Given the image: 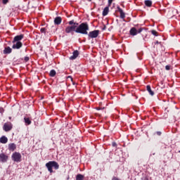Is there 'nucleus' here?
Returning a JSON list of instances; mask_svg holds the SVG:
<instances>
[{"instance_id": "obj_1", "label": "nucleus", "mask_w": 180, "mask_h": 180, "mask_svg": "<svg viewBox=\"0 0 180 180\" xmlns=\"http://www.w3.org/2000/svg\"><path fill=\"white\" fill-rule=\"evenodd\" d=\"M88 30H89V25L86 22H83L76 27L75 33L88 34Z\"/></svg>"}, {"instance_id": "obj_2", "label": "nucleus", "mask_w": 180, "mask_h": 180, "mask_svg": "<svg viewBox=\"0 0 180 180\" xmlns=\"http://www.w3.org/2000/svg\"><path fill=\"white\" fill-rule=\"evenodd\" d=\"M45 167H46L50 174H53V172H54V171H53V168L57 170L60 168V165H58V162L56 161H49L47 163H46Z\"/></svg>"}, {"instance_id": "obj_3", "label": "nucleus", "mask_w": 180, "mask_h": 180, "mask_svg": "<svg viewBox=\"0 0 180 180\" xmlns=\"http://www.w3.org/2000/svg\"><path fill=\"white\" fill-rule=\"evenodd\" d=\"M11 158L14 162H20L22 161V155L18 152H15L12 154Z\"/></svg>"}, {"instance_id": "obj_4", "label": "nucleus", "mask_w": 180, "mask_h": 180, "mask_svg": "<svg viewBox=\"0 0 180 180\" xmlns=\"http://www.w3.org/2000/svg\"><path fill=\"white\" fill-rule=\"evenodd\" d=\"M144 30V28L141 27L138 30L136 29V27L131 28L129 33L131 36H136L138 33H141Z\"/></svg>"}, {"instance_id": "obj_5", "label": "nucleus", "mask_w": 180, "mask_h": 180, "mask_svg": "<svg viewBox=\"0 0 180 180\" xmlns=\"http://www.w3.org/2000/svg\"><path fill=\"white\" fill-rule=\"evenodd\" d=\"M13 127V125L11 122H6L3 126V129L4 130V131H11Z\"/></svg>"}, {"instance_id": "obj_6", "label": "nucleus", "mask_w": 180, "mask_h": 180, "mask_svg": "<svg viewBox=\"0 0 180 180\" xmlns=\"http://www.w3.org/2000/svg\"><path fill=\"white\" fill-rule=\"evenodd\" d=\"M90 39H96L99 36V30H94L89 33L88 34Z\"/></svg>"}, {"instance_id": "obj_7", "label": "nucleus", "mask_w": 180, "mask_h": 180, "mask_svg": "<svg viewBox=\"0 0 180 180\" xmlns=\"http://www.w3.org/2000/svg\"><path fill=\"white\" fill-rule=\"evenodd\" d=\"M75 30H77V25H71V26H68L65 30V33H72V32H75Z\"/></svg>"}, {"instance_id": "obj_8", "label": "nucleus", "mask_w": 180, "mask_h": 180, "mask_svg": "<svg viewBox=\"0 0 180 180\" xmlns=\"http://www.w3.org/2000/svg\"><path fill=\"white\" fill-rule=\"evenodd\" d=\"M13 46H12V49H13L14 50H19L22 46H23V44L22 43V41H15V42H13Z\"/></svg>"}, {"instance_id": "obj_9", "label": "nucleus", "mask_w": 180, "mask_h": 180, "mask_svg": "<svg viewBox=\"0 0 180 180\" xmlns=\"http://www.w3.org/2000/svg\"><path fill=\"white\" fill-rule=\"evenodd\" d=\"M23 37H25V35L23 34H20V35H17L14 37L12 43H16V41H20V40H22L23 39Z\"/></svg>"}, {"instance_id": "obj_10", "label": "nucleus", "mask_w": 180, "mask_h": 180, "mask_svg": "<svg viewBox=\"0 0 180 180\" xmlns=\"http://www.w3.org/2000/svg\"><path fill=\"white\" fill-rule=\"evenodd\" d=\"M8 161V155H5V153L0 154V162H6Z\"/></svg>"}, {"instance_id": "obj_11", "label": "nucleus", "mask_w": 180, "mask_h": 180, "mask_svg": "<svg viewBox=\"0 0 180 180\" xmlns=\"http://www.w3.org/2000/svg\"><path fill=\"white\" fill-rule=\"evenodd\" d=\"M117 9H118V12H120V18L124 19L126 18V14L124 13V12H123V10L119 6L117 7Z\"/></svg>"}, {"instance_id": "obj_12", "label": "nucleus", "mask_w": 180, "mask_h": 180, "mask_svg": "<svg viewBox=\"0 0 180 180\" xmlns=\"http://www.w3.org/2000/svg\"><path fill=\"white\" fill-rule=\"evenodd\" d=\"M78 56H79V51L76 50L72 53V56L70 57V60H75Z\"/></svg>"}, {"instance_id": "obj_13", "label": "nucleus", "mask_w": 180, "mask_h": 180, "mask_svg": "<svg viewBox=\"0 0 180 180\" xmlns=\"http://www.w3.org/2000/svg\"><path fill=\"white\" fill-rule=\"evenodd\" d=\"M61 22H63V19L61 18V17H56L54 19V24L55 25H61Z\"/></svg>"}, {"instance_id": "obj_14", "label": "nucleus", "mask_w": 180, "mask_h": 180, "mask_svg": "<svg viewBox=\"0 0 180 180\" xmlns=\"http://www.w3.org/2000/svg\"><path fill=\"white\" fill-rule=\"evenodd\" d=\"M12 53V49L11 47L7 46L4 50V54H11Z\"/></svg>"}, {"instance_id": "obj_15", "label": "nucleus", "mask_w": 180, "mask_h": 180, "mask_svg": "<svg viewBox=\"0 0 180 180\" xmlns=\"http://www.w3.org/2000/svg\"><path fill=\"white\" fill-rule=\"evenodd\" d=\"M8 150L10 151H13L14 150H16V144H15V143H10L8 145Z\"/></svg>"}, {"instance_id": "obj_16", "label": "nucleus", "mask_w": 180, "mask_h": 180, "mask_svg": "<svg viewBox=\"0 0 180 180\" xmlns=\"http://www.w3.org/2000/svg\"><path fill=\"white\" fill-rule=\"evenodd\" d=\"M0 143L2 144H6V143H8V138H6V136H1L0 138Z\"/></svg>"}, {"instance_id": "obj_17", "label": "nucleus", "mask_w": 180, "mask_h": 180, "mask_svg": "<svg viewBox=\"0 0 180 180\" xmlns=\"http://www.w3.org/2000/svg\"><path fill=\"white\" fill-rule=\"evenodd\" d=\"M146 89L151 96H154V91L151 90V86H150V85L146 86Z\"/></svg>"}, {"instance_id": "obj_18", "label": "nucleus", "mask_w": 180, "mask_h": 180, "mask_svg": "<svg viewBox=\"0 0 180 180\" xmlns=\"http://www.w3.org/2000/svg\"><path fill=\"white\" fill-rule=\"evenodd\" d=\"M24 122L25 123V124H27V126H29L30 124H32V121L30 120V118L29 117H24Z\"/></svg>"}, {"instance_id": "obj_19", "label": "nucleus", "mask_w": 180, "mask_h": 180, "mask_svg": "<svg viewBox=\"0 0 180 180\" xmlns=\"http://www.w3.org/2000/svg\"><path fill=\"white\" fill-rule=\"evenodd\" d=\"M145 5H146V6L150 8V6H152V5H153V1L151 0H146Z\"/></svg>"}, {"instance_id": "obj_20", "label": "nucleus", "mask_w": 180, "mask_h": 180, "mask_svg": "<svg viewBox=\"0 0 180 180\" xmlns=\"http://www.w3.org/2000/svg\"><path fill=\"white\" fill-rule=\"evenodd\" d=\"M109 13V7L106 6L103 11V16H106Z\"/></svg>"}, {"instance_id": "obj_21", "label": "nucleus", "mask_w": 180, "mask_h": 180, "mask_svg": "<svg viewBox=\"0 0 180 180\" xmlns=\"http://www.w3.org/2000/svg\"><path fill=\"white\" fill-rule=\"evenodd\" d=\"M68 24L70 26H76V27H78V25H79L78 22H75V21H74V20L69 21Z\"/></svg>"}, {"instance_id": "obj_22", "label": "nucleus", "mask_w": 180, "mask_h": 180, "mask_svg": "<svg viewBox=\"0 0 180 180\" xmlns=\"http://www.w3.org/2000/svg\"><path fill=\"white\" fill-rule=\"evenodd\" d=\"M56 74H57L56 70H51L50 71L49 75H50V77H56Z\"/></svg>"}, {"instance_id": "obj_23", "label": "nucleus", "mask_w": 180, "mask_h": 180, "mask_svg": "<svg viewBox=\"0 0 180 180\" xmlns=\"http://www.w3.org/2000/svg\"><path fill=\"white\" fill-rule=\"evenodd\" d=\"M76 180H84V175H82V174H77L76 176Z\"/></svg>"}, {"instance_id": "obj_24", "label": "nucleus", "mask_w": 180, "mask_h": 180, "mask_svg": "<svg viewBox=\"0 0 180 180\" xmlns=\"http://www.w3.org/2000/svg\"><path fill=\"white\" fill-rule=\"evenodd\" d=\"M96 110H103L105 109V107H97L96 108Z\"/></svg>"}, {"instance_id": "obj_25", "label": "nucleus", "mask_w": 180, "mask_h": 180, "mask_svg": "<svg viewBox=\"0 0 180 180\" xmlns=\"http://www.w3.org/2000/svg\"><path fill=\"white\" fill-rule=\"evenodd\" d=\"M151 33H152V34H153V36H158V35H157V31H155V30H153L151 31Z\"/></svg>"}, {"instance_id": "obj_26", "label": "nucleus", "mask_w": 180, "mask_h": 180, "mask_svg": "<svg viewBox=\"0 0 180 180\" xmlns=\"http://www.w3.org/2000/svg\"><path fill=\"white\" fill-rule=\"evenodd\" d=\"M165 70H167V71H169V70H171V66L170 65H166L165 66Z\"/></svg>"}, {"instance_id": "obj_27", "label": "nucleus", "mask_w": 180, "mask_h": 180, "mask_svg": "<svg viewBox=\"0 0 180 180\" xmlns=\"http://www.w3.org/2000/svg\"><path fill=\"white\" fill-rule=\"evenodd\" d=\"M40 30L41 33H46V28H41Z\"/></svg>"}, {"instance_id": "obj_28", "label": "nucleus", "mask_w": 180, "mask_h": 180, "mask_svg": "<svg viewBox=\"0 0 180 180\" xmlns=\"http://www.w3.org/2000/svg\"><path fill=\"white\" fill-rule=\"evenodd\" d=\"M114 0H108V5L110 6L112 5V2H113Z\"/></svg>"}, {"instance_id": "obj_29", "label": "nucleus", "mask_w": 180, "mask_h": 180, "mask_svg": "<svg viewBox=\"0 0 180 180\" xmlns=\"http://www.w3.org/2000/svg\"><path fill=\"white\" fill-rule=\"evenodd\" d=\"M9 0H3V4L4 5H6V4H8Z\"/></svg>"}, {"instance_id": "obj_30", "label": "nucleus", "mask_w": 180, "mask_h": 180, "mask_svg": "<svg viewBox=\"0 0 180 180\" xmlns=\"http://www.w3.org/2000/svg\"><path fill=\"white\" fill-rule=\"evenodd\" d=\"M24 60H25V61L27 62L29 60V57L28 56H25Z\"/></svg>"}, {"instance_id": "obj_31", "label": "nucleus", "mask_w": 180, "mask_h": 180, "mask_svg": "<svg viewBox=\"0 0 180 180\" xmlns=\"http://www.w3.org/2000/svg\"><path fill=\"white\" fill-rule=\"evenodd\" d=\"M156 134H158V136H161V131H157Z\"/></svg>"}, {"instance_id": "obj_32", "label": "nucleus", "mask_w": 180, "mask_h": 180, "mask_svg": "<svg viewBox=\"0 0 180 180\" xmlns=\"http://www.w3.org/2000/svg\"><path fill=\"white\" fill-rule=\"evenodd\" d=\"M0 112L2 113V112H4V108H0Z\"/></svg>"}, {"instance_id": "obj_33", "label": "nucleus", "mask_w": 180, "mask_h": 180, "mask_svg": "<svg viewBox=\"0 0 180 180\" xmlns=\"http://www.w3.org/2000/svg\"><path fill=\"white\" fill-rule=\"evenodd\" d=\"M68 78L71 79V80L72 81V77H71V76H68Z\"/></svg>"}, {"instance_id": "obj_34", "label": "nucleus", "mask_w": 180, "mask_h": 180, "mask_svg": "<svg viewBox=\"0 0 180 180\" xmlns=\"http://www.w3.org/2000/svg\"><path fill=\"white\" fill-rule=\"evenodd\" d=\"M155 44H160V42L158 41H156Z\"/></svg>"}, {"instance_id": "obj_35", "label": "nucleus", "mask_w": 180, "mask_h": 180, "mask_svg": "<svg viewBox=\"0 0 180 180\" xmlns=\"http://www.w3.org/2000/svg\"><path fill=\"white\" fill-rule=\"evenodd\" d=\"M106 29V27L104 26V27L103 28V30H105Z\"/></svg>"}, {"instance_id": "obj_36", "label": "nucleus", "mask_w": 180, "mask_h": 180, "mask_svg": "<svg viewBox=\"0 0 180 180\" xmlns=\"http://www.w3.org/2000/svg\"><path fill=\"white\" fill-rule=\"evenodd\" d=\"M11 119H12V117H9V120H11Z\"/></svg>"}, {"instance_id": "obj_37", "label": "nucleus", "mask_w": 180, "mask_h": 180, "mask_svg": "<svg viewBox=\"0 0 180 180\" xmlns=\"http://www.w3.org/2000/svg\"><path fill=\"white\" fill-rule=\"evenodd\" d=\"M112 146H115V143H112Z\"/></svg>"}, {"instance_id": "obj_38", "label": "nucleus", "mask_w": 180, "mask_h": 180, "mask_svg": "<svg viewBox=\"0 0 180 180\" xmlns=\"http://www.w3.org/2000/svg\"><path fill=\"white\" fill-rule=\"evenodd\" d=\"M68 179H70V177H68Z\"/></svg>"}, {"instance_id": "obj_39", "label": "nucleus", "mask_w": 180, "mask_h": 180, "mask_svg": "<svg viewBox=\"0 0 180 180\" xmlns=\"http://www.w3.org/2000/svg\"><path fill=\"white\" fill-rule=\"evenodd\" d=\"M179 153H180V150L179 151Z\"/></svg>"}]
</instances>
